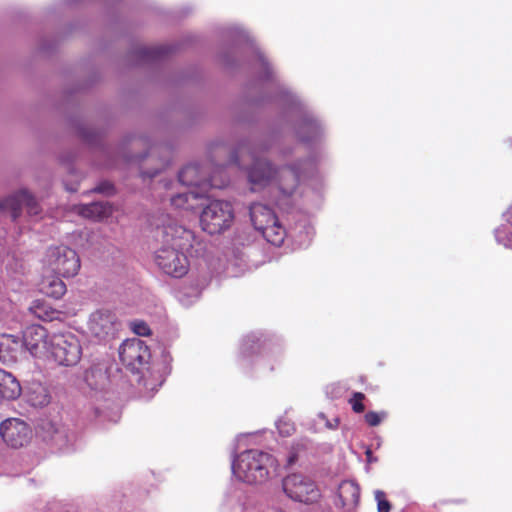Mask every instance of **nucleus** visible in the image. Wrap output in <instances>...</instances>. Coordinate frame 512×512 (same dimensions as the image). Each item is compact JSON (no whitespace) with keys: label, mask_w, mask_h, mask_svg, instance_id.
<instances>
[{"label":"nucleus","mask_w":512,"mask_h":512,"mask_svg":"<svg viewBox=\"0 0 512 512\" xmlns=\"http://www.w3.org/2000/svg\"><path fill=\"white\" fill-rule=\"evenodd\" d=\"M131 330L138 336H148L151 330L146 322L142 320H134L129 324Z\"/></svg>","instance_id":"c756f323"},{"label":"nucleus","mask_w":512,"mask_h":512,"mask_svg":"<svg viewBox=\"0 0 512 512\" xmlns=\"http://www.w3.org/2000/svg\"><path fill=\"white\" fill-rule=\"evenodd\" d=\"M95 190L97 192L111 194L113 192L114 188L110 183L105 182V183L100 184L98 187H96Z\"/></svg>","instance_id":"58836bf2"},{"label":"nucleus","mask_w":512,"mask_h":512,"mask_svg":"<svg viewBox=\"0 0 512 512\" xmlns=\"http://www.w3.org/2000/svg\"><path fill=\"white\" fill-rule=\"evenodd\" d=\"M254 345V340L250 339V337H247L243 340L242 344V351L243 353H246L249 349H252Z\"/></svg>","instance_id":"ea45409f"},{"label":"nucleus","mask_w":512,"mask_h":512,"mask_svg":"<svg viewBox=\"0 0 512 512\" xmlns=\"http://www.w3.org/2000/svg\"><path fill=\"white\" fill-rule=\"evenodd\" d=\"M248 180L252 191L269 186L275 181L283 198L290 197L298 184L296 173L292 169L282 168L276 171L263 158H254L253 164L248 171Z\"/></svg>","instance_id":"7ed1b4c3"},{"label":"nucleus","mask_w":512,"mask_h":512,"mask_svg":"<svg viewBox=\"0 0 512 512\" xmlns=\"http://www.w3.org/2000/svg\"><path fill=\"white\" fill-rule=\"evenodd\" d=\"M374 494L375 500L377 501L378 512H389L391 509V505L389 501L386 499V494L381 490H376Z\"/></svg>","instance_id":"473e14b6"},{"label":"nucleus","mask_w":512,"mask_h":512,"mask_svg":"<svg viewBox=\"0 0 512 512\" xmlns=\"http://www.w3.org/2000/svg\"><path fill=\"white\" fill-rule=\"evenodd\" d=\"M207 171L203 167L197 164H189L185 166L178 175V182L186 188L193 187L196 191L206 192L208 188H223L227 185V181L218 180L213 175L211 177L206 176Z\"/></svg>","instance_id":"9d476101"},{"label":"nucleus","mask_w":512,"mask_h":512,"mask_svg":"<svg viewBox=\"0 0 512 512\" xmlns=\"http://www.w3.org/2000/svg\"><path fill=\"white\" fill-rule=\"evenodd\" d=\"M235 33L239 36V38H241L247 42H249L251 40L248 33L239 27L235 28Z\"/></svg>","instance_id":"a19ab883"},{"label":"nucleus","mask_w":512,"mask_h":512,"mask_svg":"<svg viewBox=\"0 0 512 512\" xmlns=\"http://www.w3.org/2000/svg\"><path fill=\"white\" fill-rule=\"evenodd\" d=\"M234 220V209L230 202L224 200H212L200 215L202 229L210 235L219 234L227 230Z\"/></svg>","instance_id":"20e7f679"},{"label":"nucleus","mask_w":512,"mask_h":512,"mask_svg":"<svg viewBox=\"0 0 512 512\" xmlns=\"http://www.w3.org/2000/svg\"><path fill=\"white\" fill-rule=\"evenodd\" d=\"M384 414H379L376 412H368L365 415V420L370 426H377L381 423Z\"/></svg>","instance_id":"c9c22d12"},{"label":"nucleus","mask_w":512,"mask_h":512,"mask_svg":"<svg viewBox=\"0 0 512 512\" xmlns=\"http://www.w3.org/2000/svg\"><path fill=\"white\" fill-rule=\"evenodd\" d=\"M201 296V290L198 286H185L178 291L177 298L179 302L189 307L193 305Z\"/></svg>","instance_id":"a878e982"},{"label":"nucleus","mask_w":512,"mask_h":512,"mask_svg":"<svg viewBox=\"0 0 512 512\" xmlns=\"http://www.w3.org/2000/svg\"><path fill=\"white\" fill-rule=\"evenodd\" d=\"M18 315L15 311L0 313V327L7 330H16L20 327Z\"/></svg>","instance_id":"bb28decb"},{"label":"nucleus","mask_w":512,"mask_h":512,"mask_svg":"<svg viewBox=\"0 0 512 512\" xmlns=\"http://www.w3.org/2000/svg\"><path fill=\"white\" fill-rule=\"evenodd\" d=\"M278 462L268 452L248 449L233 457L231 470L235 479L252 486L267 483L277 472Z\"/></svg>","instance_id":"f03ea898"},{"label":"nucleus","mask_w":512,"mask_h":512,"mask_svg":"<svg viewBox=\"0 0 512 512\" xmlns=\"http://www.w3.org/2000/svg\"><path fill=\"white\" fill-rule=\"evenodd\" d=\"M24 349L34 357H47L49 337L47 331L40 325H32L26 328L21 340Z\"/></svg>","instance_id":"f8f14e48"},{"label":"nucleus","mask_w":512,"mask_h":512,"mask_svg":"<svg viewBox=\"0 0 512 512\" xmlns=\"http://www.w3.org/2000/svg\"><path fill=\"white\" fill-rule=\"evenodd\" d=\"M144 386H145L147 389L154 390L156 385H154V384H149V383L145 380V382H144Z\"/></svg>","instance_id":"37998d69"},{"label":"nucleus","mask_w":512,"mask_h":512,"mask_svg":"<svg viewBox=\"0 0 512 512\" xmlns=\"http://www.w3.org/2000/svg\"><path fill=\"white\" fill-rule=\"evenodd\" d=\"M226 505L228 508L232 509L233 512H242L244 502L242 500V492L239 490H235L234 495H230L227 497Z\"/></svg>","instance_id":"c85d7f7f"},{"label":"nucleus","mask_w":512,"mask_h":512,"mask_svg":"<svg viewBox=\"0 0 512 512\" xmlns=\"http://www.w3.org/2000/svg\"><path fill=\"white\" fill-rule=\"evenodd\" d=\"M363 399L364 394L360 392L354 393L353 398L350 400V403L355 412L361 413L364 411V405L362 403Z\"/></svg>","instance_id":"f704fd0d"},{"label":"nucleus","mask_w":512,"mask_h":512,"mask_svg":"<svg viewBox=\"0 0 512 512\" xmlns=\"http://www.w3.org/2000/svg\"><path fill=\"white\" fill-rule=\"evenodd\" d=\"M77 212L91 220H102L107 218L112 213V207L107 202H93L86 205H80Z\"/></svg>","instance_id":"6ab92c4d"},{"label":"nucleus","mask_w":512,"mask_h":512,"mask_svg":"<svg viewBox=\"0 0 512 512\" xmlns=\"http://www.w3.org/2000/svg\"><path fill=\"white\" fill-rule=\"evenodd\" d=\"M295 461H296V455L292 454L289 457L288 462H289V464H293Z\"/></svg>","instance_id":"c03bdc74"},{"label":"nucleus","mask_w":512,"mask_h":512,"mask_svg":"<svg viewBox=\"0 0 512 512\" xmlns=\"http://www.w3.org/2000/svg\"><path fill=\"white\" fill-rule=\"evenodd\" d=\"M141 53L146 57V58H149V59H154L156 58L158 55H160L162 53V51L158 48H142L141 49Z\"/></svg>","instance_id":"e433bc0d"},{"label":"nucleus","mask_w":512,"mask_h":512,"mask_svg":"<svg viewBox=\"0 0 512 512\" xmlns=\"http://www.w3.org/2000/svg\"><path fill=\"white\" fill-rule=\"evenodd\" d=\"M84 380L92 390H101L105 387L108 378L106 371L100 366H93L86 370Z\"/></svg>","instance_id":"5701e85b"},{"label":"nucleus","mask_w":512,"mask_h":512,"mask_svg":"<svg viewBox=\"0 0 512 512\" xmlns=\"http://www.w3.org/2000/svg\"><path fill=\"white\" fill-rule=\"evenodd\" d=\"M203 192L196 190H184L176 195H169L171 205L177 209L190 210L197 205L199 198L203 196Z\"/></svg>","instance_id":"412c9836"},{"label":"nucleus","mask_w":512,"mask_h":512,"mask_svg":"<svg viewBox=\"0 0 512 512\" xmlns=\"http://www.w3.org/2000/svg\"><path fill=\"white\" fill-rule=\"evenodd\" d=\"M159 248L155 251L156 265L167 275L181 278L189 269L188 253L194 247V233L179 225L176 221L168 220L158 230Z\"/></svg>","instance_id":"f257e3e1"},{"label":"nucleus","mask_w":512,"mask_h":512,"mask_svg":"<svg viewBox=\"0 0 512 512\" xmlns=\"http://www.w3.org/2000/svg\"><path fill=\"white\" fill-rule=\"evenodd\" d=\"M45 440L50 441L59 451L69 452L73 449L75 435L69 429L58 422H47L43 425Z\"/></svg>","instance_id":"4468645a"},{"label":"nucleus","mask_w":512,"mask_h":512,"mask_svg":"<svg viewBox=\"0 0 512 512\" xmlns=\"http://www.w3.org/2000/svg\"><path fill=\"white\" fill-rule=\"evenodd\" d=\"M168 185H169V183H167V182L164 183L165 188H168Z\"/></svg>","instance_id":"49530a36"},{"label":"nucleus","mask_w":512,"mask_h":512,"mask_svg":"<svg viewBox=\"0 0 512 512\" xmlns=\"http://www.w3.org/2000/svg\"><path fill=\"white\" fill-rule=\"evenodd\" d=\"M245 253L236 249L233 250L232 255L228 259L227 273L230 276L237 277L247 269Z\"/></svg>","instance_id":"393cba45"},{"label":"nucleus","mask_w":512,"mask_h":512,"mask_svg":"<svg viewBox=\"0 0 512 512\" xmlns=\"http://www.w3.org/2000/svg\"><path fill=\"white\" fill-rule=\"evenodd\" d=\"M263 229H258L263 237L272 245L280 246L285 238L286 232L278 220L263 226Z\"/></svg>","instance_id":"b1692460"},{"label":"nucleus","mask_w":512,"mask_h":512,"mask_svg":"<svg viewBox=\"0 0 512 512\" xmlns=\"http://www.w3.org/2000/svg\"><path fill=\"white\" fill-rule=\"evenodd\" d=\"M163 381H164V378L162 376H160L157 386H161Z\"/></svg>","instance_id":"a18cd8bd"},{"label":"nucleus","mask_w":512,"mask_h":512,"mask_svg":"<svg viewBox=\"0 0 512 512\" xmlns=\"http://www.w3.org/2000/svg\"><path fill=\"white\" fill-rule=\"evenodd\" d=\"M22 392L19 381L9 372L0 369V398L17 399Z\"/></svg>","instance_id":"f3484780"},{"label":"nucleus","mask_w":512,"mask_h":512,"mask_svg":"<svg viewBox=\"0 0 512 512\" xmlns=\"http://www.w3.org/2000/svg\"><path fill=\"white\" fill-rule=\"evenodd\" d=\"M360 499L359 485L352 480L342 481L337 490L336 505L343 508L351 509L357 506Z\"/></svg>","instance_id":"2eb2a0df"},{"label":"nucleus","mask_w":512,"mask_h":512,"mask_svg":"<svg viewBox=\"0 0 512 512\" xmlns=\"http://www.w3.org/2000/svg\"><path fill=\"white\" fill-rule=\"evenodd\" d=\"M119 357L124 366L139 373L151 357L148 346L139 338L125 340L119 347Z\"/></svg>","instance_id":"6e6552de"},{"label":"nucleus","mask_w":512,"mask_h":512,"mask_svg":"<svg viewBox=\"0 0 512 512\" xmlns=\"http://www.w3.org/2000/svg\"><path fill=\"white\" fill-rule=\"evenodd\" d=\"M21 339L17 336L3 333L0 340V359L3 362H15L24 352Z\"/></svg>","instance_id":"dca6fc26"},{"label":"nucleus","mask_w":512,"mask_h":512,"mask_svg":"<svg viewBox=\"0 0 512 512\" xmlns=\"http://www.w3.org/2000/svg\"><path fill=\"white\" fill-rule=\"evenodd\" d=\"M366 456H367V461H368L369 463H372V462L376 461V459L372 456V452H371V450H370V449H368V450L366 451Z\"/></svg>","instance_id":"79ce46f5"},{"label":"nucleus","mask_w":512,"mask_h":512,"mask_svg":"<svg viewBox=\"0 0 512 512\" xmlns=\"http://www.w3.org/2000/svg\"><path fill=\"white\" fill-rule=\"evenodd\" d=\"M256 57H257V62H258L259 68L264 73V78L265 79L272 78V74H273L272 68L269 66L268 61L265 59L264 55L259 50L256 51Z\"/></svg>","instance_id":"72a5a7b5"},{"label":"nucleus","mask_w":512,"mask_h":512,"mask_svg":"<svg viewBox=\"0 0 512 512\" xmlns=\"http://www.w3.org/2000/svg\"><path fill=\"white\" fill-rule=\"evenodd\" d=\"M120 323L114 312L98 309L90 314L87 329L90 335L99 341H107L115 337Z\"/></svg>","instance_id":"1a4fd4ad"},{"label":"nucleus","mask_w":512,"mask_h":512,"mask_svg":"<svg viewBox=\"0 0 512 512\" xmlns=\"http://www.w3.org/2000/svg\"><path fill=\"white\" fill-rule=\"evenodd\" d=\"M316 128L317 127H316V123L315 122H313L310 118H305V119H303L300 127L298 128L297 133H298L299 137L302 140L306 141V140L310 139V136L309 135H307V136L304 135L302 133V130L306 129L309 134H312L313 132L316 131Z\"/></svg>","instance_id":"2f4dec72"},{"label":"nucleus","mask_w":512,"mask_h":512,"mask_svg":"<svg viewBox=\"0 0 512 512\" xmlns=\"http://www.w3.org/2000/svg\"><path fill=\"white\" fill-rule=\"evenodd\" d=\"M284 493L292 500L304 504L317 503L320 490L317 483L309 476L301 473L287 475L282 483Z\"/></svg>","instance_id":"0eeeda50"},{"label":"nucleus","mask_w":512,"mask_h":512,"mask_svg":"<svg viewBox=\"0 0 512 512\" xmlns=\"http://www.w3.org/2000/svg\"><path fill=\"white\" fill-rule=\"evenodd\" d=\"M495 237L498 243L512 249V228L501 226L495 230Z\"/></svg>","instance_id":"cd10ccee"},{"label":"nucleus","mask_w":512,"mask_h":512,"mask_svg":"<svg viewBox=\"0 0 512 512\" xmlns=\"http://www.w3.org/2000/svg\"><path fill=\"white\" fill-rule=\"evenodd\" d=\"M25 397L27 402L34 407H44L49 404L51 399L47 387L39 382L29 384Z\"/></svg>","instance_id":"aec40b11"},{"label":"nucleus","mask_w":512,"mask_h":512,"mask_svg":"<svg viewBox=\"0 0 512 512\" xmlns=\"http://www.w3.org/2000/svg\"><path fill=\"white\" fill-rule=\"evenodd\" d=\"M23 206L27 208L30 215H38L40 212V208L36 200L27 190H20L0 202V210L9 211L10 216L14 221L20 215V211Z\"/></svg>","instance_id":"ddd939ff"},{"label":"nucleus","mask_w":512,"mask_h":512,"mask_svg":"<svg viewBox=\"0 0 512 512\" xmlns=\"http://www.w3.org/2000/svg\"><path fill=\"white\" fill-rule=\"evenodd\" d=\"M42 307L39 306V305H35L33 307L30 308V311L35 314L37 317L43 319V320H50L51 317L45 313V314H42Z\"/></svg>","instance_id":"4c0bfd02"},{"label":"nucleus","mask_w":512,"mask_h":512,"mask_svg":"<svg viewBox=\"0 0 512 512\" xmlns=\"http://www.w3.org/2000/svg\"><path fill=\"white\" fill-rule=\"evenodd\" d=\"M82 348L76 335L70 332L49 337L48 356L63 366L76 365L81 359Z\"/></svg>","instance_id":"39448f33"},{"label":"nucleus","mask_w":512,"mask_h":512,"mask_svg":"<svg viewBox=\"0 0 512 512\" xmlns=\"http://www.w3.org/2000/svg\"><path fill=\"white\" fill-rule=\"evenodd\" d=\"M250 217L256 230L263 229V226L278 220L268 206L260 203H254L250 206Z\"/></svg>","instance_id":"a211bd4d"},{"label":"nucleus","mask_w":512,"mask_h":512,"mask_svg":"<svg viewBox=\"0 0 512 512\" xmlns=\"http://www.w3.org/2000/svg\"><path fill=\"white\" fill-rule=\"evenodd\" d=\"M61 275L44 276L40 283V290L49 297L59 299L66 292V285L61 280Z\"/></svg>","instance_id":"4be33fe9"},{"label":"nucleus","mask_w":512,"mask_h":512,"mask_svg":"<svg viewBox=\"0 0 512 512\" xmlns=\"http://www.w3.org/2000/svg\"><path fill=\"white\" fill-rule=\"evenodd\" d=\"M44 265L52 273L69 278L78 273L80 259L73 249L61 245L47 250Z\"/></svg>","instance_id":"423d86ee"},{"label":"nucleus","mask_w":512,"mask_h":512,"mask_svg":"<svg viewBox=\"0 0 512 512\" xmlns=\"http://www.w3.org/2000/svg\"><path fill=\"white\" fill-rule=\"evenodd\" d=\"M0 434L3 441L12 448L23 447L32 437V431L27 423L17 418L3 421L0 425Z\"/></svg>","instance_id":"9b49d317"},{"label":"nucleus","mask_w":512,"mask_h":512,"mask_svg":"<svg viewBox=\"0 0 512 512\" xmlns=\"http://www.w3.org/2000/svg\"><path fill=\"white\" fill-rule=\"evenodd\" d=\"M276 427L283 436H290L295 430L293 422L287 418L279 419L276 422Z\"/></svg>","instance_id":"7c9ffc66"}]
</instances>
